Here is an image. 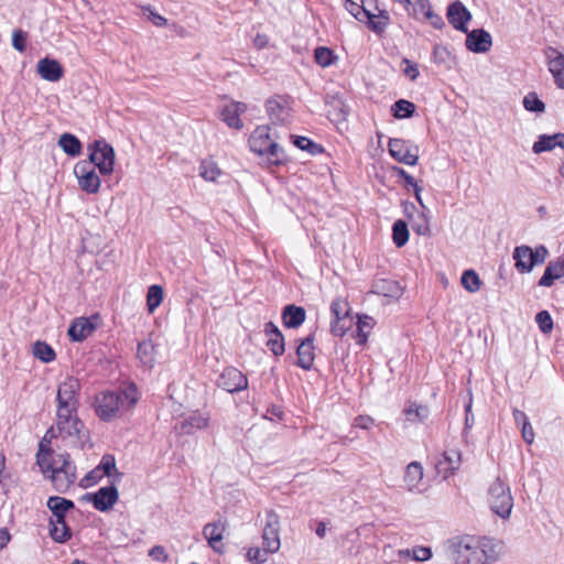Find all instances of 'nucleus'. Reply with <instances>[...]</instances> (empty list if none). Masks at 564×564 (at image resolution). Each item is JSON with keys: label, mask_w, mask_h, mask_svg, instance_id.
Instances as JSON below:
<instances>
[{"label": "nucleus", "mask_w": 564, "mask_h": 564, "mask_svg": "<svg viewBox=\"0 0 564 564\" xmlns=\"http://www.w3.org/2000/svg\"><path fill=\"white\" fill-rule=\"evenodd\" d=\"M80 382L77 378L67 377L57 388L56 429L63 440L70 445L90 447L89 434L78 417Z\"/></svg>", "instance_id": "obj_1"}, {"label": "nucleus", "mask_w": 564, "mask_h": 564, "mask_svg": "<svg viewBox=\"0 0 564 564\" xmlns=\"http://www.w3.org/2000/svg\"><path fill=\"white\" fill-rule=\"evenodd\" d=\"M454 564H495L506 554L503 541L489 536L464 535L448 542Z\"/></svg>", "instance_id": "obj_2"}, {"label": "nucleus", "mask_w": 564, "mask_h": 564, "mask_svg": "<svg viewBox=\"0 0 564 564\" xmlns=\"http://www.w3.org/2000/svg\"><path fill=\"white\" fill-rule=\"evenodd\" d=\"M139 400L137 387L129 384L118 391H102L96 397L95 411L102 421L123 415L130 411Z\"/></svg>", "instance_id": "obj_3"}, {"label": "nucleus", "mask_w": 564, "mask_h": 564, "mask_svg": "<svg viewBox=\"0 0 564 564\" xmlns=\"http://www.w3.org/2000/svg\"><path fill=\"white\" fill-rule=\"evenodd\" d=\"M37 465L58 492H66L76 480V466L68 454L55 455L54 459L46 460L44 455L36 456Z\"/></svg>", "instance_id": "obj_4"}, {"label": "nucleus", "mask_w": 564, "mask_h": 564, "mask_svg": "<svg viewBox=\"0 0 564 564\" xmlns=\"http://www.w3.org/2000/svg\"><path fill=\"white\" fill-rule=\"evenodd\" d=\"M249 147L257 154L268 155L274 164H280L285 159L283 149L273 140L271 128L268 126L254 129L249 138Z\"/></svg>", "instance_id": "obj_5"}, {"label": "nucleus", "mask_w": 564, "mask_h": 564, "mask_svg": "<svg viewBox=\"0 0 564 564\" xmlns=\"http://www.w3.org/2000/svg\"><path fill=\"white\" fill-rule=\"evenodd\" d=\"M488 505L490 510L502 520L510 518L513 509V496L508 482L496 478L488 488Z\"/></svg>", "instance_id": "obj_6"}, {"label": "nucleus", "mask_w": 564, "mask_h": 564, "mask_svg": "<svg viewBox=\"0 0 564 564\" xmlns=\"http://www.w3.org/2000/svg\"><path fill=\"white\" fill-rule=\"evenodd\" d=\"M89 152L87 162L99 170L101 175H110L115 166V150L105 140H96L87 147Z\"/></svg>", "instance_id": "obj_7"}, {"label": "nucleus", "mask_w": 564, "mask_h": 564, "mask_svg": "<svg viewBox=\"0 0 564 564\" xmlns=\"http://www.w3.org/2000/svg\"><path fill=\"white\" fill-rule=\"evenodd\" d=\"M74 174L77 178L79 188L87 194L99 192L101 180L90 162L79 161L74 166Z\"/></svg>", "instance_id": "obj_8"}, {"label": "nucleus", "mask_w": 564, "mask_h": 564, "mask_svg": "<svg viewBox=\"0 0 564 564\" xmlns=\"http://www.w3.org/2000/svg\"><path fill=\"white\" fill-rule=\"evenodd\" d=\"M390 155L398 162L415 165L419 160V147L403 139H390L388 143Z\"/></svg>", "instance_id": "obj_9"}, {"label": "nucleus", "mask_w": 564, "mask_h": 564, "mask_svg": "<svg viewBox=\"0 0 564 564\" xmlns=\"http://www.w3.org/2000/svg\"><path fill=\"white\" fill-rule=\"evenodd\" d=\"M217 386L227 392L235 393L248 388V379L237 368L227 367L219 375Z\"/></svg>", "instance_id": "obj_10"}, {"label": "nucleus", "mask_w": 564, "mask_h": 564, "mask_svg": "<svg viewBox=\"0 0 564 564\" xmlns=\"http://www.w3.org/2000/svg\"><path fill=\"white\" fill-rule=\"evenodd\" d=\"M267 111L272 124H286L292 120V110L288 100L283 98H272L267 101Z\"/></svg>", "instance_id": "obj_11"}, {"label": "nucleus", "mask_w": 564, "mask_h": 564, "mask_svg": "<svg viewBox=\"0 0 564 564\" xmlns=\"http://www.w3.org/2000/svg\"><path fill=\"white\" fill-rule=\"evenodd\" d=\"M119 494L115 484L111 486L101 487L95 494H87L86 499L93 502L95 509L98 511H107L118 501Z\"/></svg>", "instance_id": "obj_12"}, {"label": "nucleus", "mask_w": 564, "mask_h": 564, "mask_svg": "<svg viewBox=\"0 0 564 564\" xmlns=\"http://www.w3.org/2000/svg\"><path fill=\"white\" fill-rule=\"evenodd\" d=\"M549 72L552 74L557 88L564 89V53L554 47L545 50Z\"/></svg>", "instance_id": "obj_13"}, {"label": "nucleus", "mask_w": 564, "mask_h": 564, "mask_svg": "<svg viewBox=\"0 0 564 564\" xmlns=\"http://www.w3.org/2000/svg\"><path fill=\"white\" fill-rule=\"evenodd\" d=\"M98 315L90 317H78L73 321L68 328L69 337L75 341H82L90 336L97 328Z\"/></svg>", "instance_id": "obj_14"}, {"label": "nucleus", "mask_w": 564, "mask_h": 564, "mask_svg": "<svg viewBox=\"0 0 564 564\" xmlns=\"http://www.w3.org/2000/svg\"><path fill=\"white\" fill-rule=\"evenodd\" d=\"M262 544L267 552L275 553L280 549L279 520L275 514H269L262 532Z\"/></svg>", "instance_id": "obj_15"}, {"label": "nucleus", "mask_w": 564, "mask_h": 564, "mask_svg": "<svg viewBox=\"0 0 564 564\" xmlns=\"http://www.w3.org/2000/svg\"><path fill=\"white\" fill-rule=\"evenodd\" d=\"M446 15L454 29L462 32L468 31L467 23L470 21L471 14L460 1L451 3L447 8Z\"/></svg>", "instance_id": "obj_16"}, {"label": "nucleus", "mask_w": 564, "mask_h": 564, "mask_svg": "<svg viewBox=\"0 0 564 564\" xmlns=\"http://www.w3.org/2000/svg\"><path fill=\"white\" fill-rule=\"evenodd\" d=\"M462 454L457 449H447L442 458L436 463V470L444 479L454 475L459 469Z\"/></svg>", "instance_id": "obj_17"}, {"label": "nucleus", "mask_w": 564, "mask_h": 564, "mask_svg": "<svg viewBox=\"0 0 564 564\" xmlns=\"http://www.w3.org/2000/svg\"><path fill=\"white\" fill-rule=\"evenodd\" d=\"M227 528V522L219 519L215 522L207 523L203 529V535L207 540L208 545L216 552H221V541Z\"/></svg>", "instance_id": "obj_18"}, {"label": "nucleus", "mask_w": 564, "mask_h": 564, "mask_svg": "<svg viewBox=\"0 0 564 564\" xmlns=\"http://www.w3.org/2000/svg\"><path fill=\"white\" fill-rule=\"evenodd\" d=\"M247 105L239 101H231L224 106L220 112V117L228 127L240 130L243 128V123L240 120V115L245 113Z\"/></svg>", "instance_id": "obj_19"}, {"label": "nucleus", "mask_w": 564, "mask_h": 564, "mask_svg": "<svg viewBox=\"0 0 564 564\" xmlns=\"http://www.w3.org/2000/svg\"><path fill=\"white\" fill-rule=\"evenodd\" d=\"M39 75L47 82H58L64 76L61 63L54 58L44 57L36 65Z\"/></svg>", "instance_id": "obj_20"}, {"label": "nucleus", "mask_w": 564, "mask_h": 564, "mask_svg": "<svg viewBox=\"0 0 564 564\" xmlns=\"http://www.w3.org/2000/svg\"><path fill=\"white\" fill-rule=\"evenodd\" d=\"M492 44L491 35L485 30H473L467 33L466 47L475 53H485Z\"/></svg>", "instance_id": "obj_21"}, {"label": "nucleus", "mask_w": 564, "mask_h": 564, "mask_svg": "<svg viewBox=\"0 0 564 564\" xmlns=\"http://www.w3.org/2000/svg\"><path fill=\"white\" fill-rule=\"evenodd\" d=\"M423 475V467L419 462L410 463L403 478L406 489L411 492H422Z\"/></svg>", "instance_id": "obj_22"}, {"label": "nucleus", "mask_w": 564, "mask_h": 564, "mask_svg": "<svg viewBox=\"0 0 564 564\" xmlns=\"http://www.w3.org/2000/svg\"><path fill=\"white\" fill-rule=\"evenodd\" d=\"M313 343V336H308L305 339H303L296 348V365L304 370H310L313 367L315 360Z\"/></svg>", "instance_id": "obj_23"}, {"label": "nucleus", "mask_w": 564, "mask_h": 564, "mask_svg": "<svg viewBox=\"0 0 564 564\" xmlns=\"http://www.w3.org/2000/svg\"><path fill=\"white\" fill-rule=\"evenodd\" d=\"M47 508L52 511L53 517L50 522L62 523L65 522L66 512L75 507L72 500L62 497H50L46 502Z\"/></svg>", "instance_id": "obj_24"}, {"label": "nucleus", "mask_w": 564, "mask_h": 564, "mask_svg": "<svg viewBox=\"0 0 564 564\" xmlns=\"http://www.w3.org/2000/svg\"><path fill=\"white\" fill-rule=\"evenodd\" d=\"M514 267L521 273L530 272L536 265L533 249L528 246H519L513 250Z\"/></svg>", "instance_id": "obj_25"}, {"label": "nucleus", "mask_w": 564, "mask_h": 564, "mask_svg": "<svg viewBox=\"0 0 564 564\" xmlns=\"http://www.w3.org/2000/svg\"><path fill=\"white\" fill-rule=\"evenodd\" d=\"M264 333L268 337L267 346L273 352L274 356L283 355L284 348V337L278 326L272 322H269L264 326Z\"/></svg>", "instance_id": "obj_26"}, {"label": "nucleus", "mask_w": 564, "mask_h": 564, "mask_svg": "<svg viewBox=\"0 0 564 564\" xmlns=\"http://www.w3.org/2000/svg\"><path fill=\"white\" fill-rule=\"evenodd\" d=\"M208 423L209 417L206 414L193 412L182 421L180 429L184 434H192L197 430L206 429Z\"/></svg>", "instance_id": "obj_27"}, {"label": "nucleus", "mask_w": 564, "mask_h": 564, "mask_svg": "<svg viewBox=\"0 0 564 564\" xmlns=\"http://www.w3.org/2000/svg\"><path fill=\"white\" fill-rule=\"evenodd\" d=\"M305 310L296 305H286L282 312L283 324L288 328H297L305 321Z\"/></svg>", "instance_id": "obj_28"}, {"label": "nucleus", "mask_w": 564, "mask_h": 564, "mask_svg": "<svg viewBox=\"0 0 564 564\" xmlns=\"http://www.w3.org/2000/svg\"><path fill=\"white\" fill-rule=\"evenodd\" d=\"M372 293L382 296L399 297L402 295L403 289L395 280L381 279L373 283Z\"/></svg>", "instance_id": "obj_29"}, {"label": "nucleus", "mask_w": 564, "mask_h": 564, "mask_svg": "<svg viewBox=\"0 0 564 564\" xmlns=\"http://www.w3.org/2000/svg\"><path fill=\"white\" fill-rule=\"evenodd\" d=\"M564 276V259H557L547 264L539 281L541 286H551L555 280Z\"/></svg>", "instance_id": "obj_30"}, {"label": "nucleus", "mask_w": 564, "mask_h": 564, "mask_svg": "<svg viewBox=\"0 0 564 564\" xmlns=\"http://www.w3.org/2000/svg\"><path fill=\"white\" fill-rule=\"evenodd\" d=\"M556 147L564 148V134L541 135L539 140L534 142L532 151L538 154L541 152L551 151Z\"/></svg>", "instance_id": "obj_31"}, {"label": "nucleus", "mask_w": 564, "mask_h": 564, "mask_svg": "<svg viewBox=\"0 0 564 564\" xmlns=\"http://www.w3.org/2000/svg\"><path fill=\"white\" fill-rule=\"evenodd\" d=\"M403 414L410 423L424 422L430 414V410L426 405L410 402L403 409Z\"/></svg>", "instance_id": "obj_32"}, {"label": "nucleus", "mask_w": 564, "mask_h": 564, "mask_svg": "<svg viewBox=\"0 0 564 564\" xmlns=\"http://www.w3.org/2000/svg\"><path fill=\"white\" fill-rule=\"evenodd\" d=\"M364 20H367L372 31L376 33H382L390 22V17L386 10H379L378 13H373L368 9Z\"/></svg>", "instance_id": "obj_33"}, {"label": "nucleus", "mask_w": 564, "mask_h": 564, "mask_svg": "<svg viewBox=\"0 0 564 564\" xmlns=\"http://www.w3.org/2000/svg\"><path fill=\"white\" fill-rule=\"evenodd\" d=\"M98 467L104 476L111 478V484L121 481L123 474L117 469L113 456L104 455Z\"/></svg>", "instance_id": "obj_34"}, {"label": "nucleus", "mask_w": 564, "mask_h": 564, "mask_svg": "<svg viewBox=\"0 0 564 564\" xmlns=\"http://www.w3.org/2000/svg\"><path fill=\"white\" fill-rule=\"evenodd\" d=\"M57 143L62 150L70 156H78L82 153V142L72 133H63Z\"/></svg>", "instance_id": "obj_35"}, {"label": "nucleus", "mask_w": 564, "mask_h": 564, "mask_svg": "<svg viewBox=\"0 0 564 564\" xmlns=\"http://www.w3.org/2000/svg\"><path fill=\"white\" fill-rule=\"evenodd\" d=\"M137 356L144 367H153L155 362V347L151 340H143L138 345Z\"/></svg>", "instance_id": "obj_36"}, {"label": "nucleus", "mask_w": 564, "mask_h": 564, "mask_svg": "<svg viewBox=\"0 0 564 564\" xmlns=\"http://www.w3.org/2000/svg\"><path fill=\"white\" fill-rule=\"evenodd\" d=\"M50 536L57 543H65L72 538V532L66 522H50Z\"/></svg>", "instance_id": "obj_37"}, {"label": "nucleus", "mask_w": 564, "mask_h": 564, "mask_svg": "<svg viewBox=\"0 0 564 564\" xmlns=\"http://www.w3.org/2000/svg\"><path fill=\"white\" fill-rule=\"evenodd\" d=\"M32 352L35 358L46 364L53 361L56 357L54 349L48 344L40 340L34 343Z\"/></svg>", "instance_id": "obj_38"}, {"label": "nucleus", "mask_w": 564, "mask_h": 564, "mask_svg": "<svg viewBox=\"0 0 564 564\" xmlns=\"http://www.w3.org/2000/svg\"><path fill=\"white\" fill-rule=\"evenodd\" d=\"M392 239L397 247H403L409 240V229L405 221L399 219L392 226Z\"/></svg>", "instance_id": "obj_39"}, {"label": "nucleus", "mask_w": 564, "mask_h": 564, "mask_svg": "<svg viewBox=\"0 0 564 564\" xmlns=\"http://www.w3.org/2000/svg\"><path fill=\"white\" fill-rule=\"evenodd\" d=\"M221 174L218 165L212 160H204L199 166V175L208 182H215Z\"/></svg>", "instance_id": "obj_40"}, {"label": "nucleus", "mask_w": 564, "mask_h": 564, "mask_svg": "<svg viewBox=\"0 0 564 564\" xmlns=\"http://www.w3.org/2000/svg\"><path fill=\"white\" fill-rule=\"evenodd\" d=\"M400 556L412 557L416 562H425L432 557V550L427 546H415L412 550H400Z\"/></svg>", "instance_id": "obj_41"}, {"label": "nucleus", "mask_w": 564, "mask_h": 564, "mask_svg": "<svg viewBox=\"0 0 564 564\" xmlns=\"http://www.w3.org/2000/svg\"><path fill=\"white\" fill-rule=\"evenodd\" d=\"M163 301V289L162 286L154 284L151 285L147 294V305L150 313H153Z\"/></svg>", "instance_id": "obj_42"}, {"label": "nucleus", "mask_w": 564, "mask_h": 564, "mask_svg": "<svg viewBox=\"0 0 564 564\" xmlns=\"http://www.w3.org/2000/svg\"><path fill=\"white\" fill-rule=\"evenodd\" d=\"M373 324H375L373 318H371L369 316L359 317L358 323H357V341H358V344L364 345L367 341L370 330L373 327Z\"/></svg>", "instance_id": "obj_43"}, {"label": "nucleus", "mask_w": 564, "mask_h": 564, "mask_svg": "<svg viewBox=\"0 0 564 564\" xmlns=\"http://www.w3.org/2000/svg\"><path fill=\"white\" fill-rule=\"evenodd\" d=\"M522 105L530 112L542 113L545 110V104L533 91L523 97Z\"/></svg>", "instance_id": "obj_44"}, {"label": "nucleus", "mask_w": 564, "mask_h": 564, "mask_svg": "<svg viewBox=\"0 0 564 564\" xmlns=\"http://www.w3.org/2000/svg\"><path fill=\"white\" fill-rule=\"evenodd\" d=\"M464 289L470 293H475L480 289L481 281L474 270H466L460 279Z\"/></svg>", "instance_id": "obj_45"}, {"label": "nucleus", "mask_w": 564, "mask_h": 564, "mask_svg": "<svg viewBox=\"0 0 564 564\" xmlns=\"http://www.w3.org/2000/svg\"><path fill=\"white\" fill-rule=\"evenodd\" d=\"M414 110V104L405 99L398 100L393 106V115L400 119L411 117Z\"/></svg>", "instance_id": "obj_46"}, {"label": "nucleus", "mask_w": 564, "mask_h": 564, "mask_svg": "<svg viewBox=\"0 0 564 564\" xmlns=\"http://www.w3.org/2000/svg\"><path fill=\"white\" fill-rule=\"evenodd\" d=\"M412 229L420 236H429L431 234L430 220L424 210L413 219Z\"/></svg>", "instance_id": "obj_47"}, {"label": "nucleus", "mask_w": 564, "mask_h": 564, "mask_svg": "<svg viewBox=\"0 0 564 564\" xmlns=\"http://www.w3.org/2000/svg\"><path fill=\"white\" fill-rule=\"evenodd\" d=\"M299 149L307 151L310 154H319L324 151L323 147L313 142L306 137H295L293 142Z\"/></svg>", "instance_id": "obj_48"}, {"label": "nucleus", "mask_w": 564, "mask_h": 564, "mask_svg": "<svg viewBox=\"0 0 564 564\" xmlns=\"http://www.w3.org/2000/svg\"><path fill=\"white\" fill-rule=\"evenodd\" d=\"M315 62L322 67H328L334 62V53L332 50L325 46H319L314 53Z\"/></svg>", "instance_id": "obj_49"}, {"label": "nucleus", "mask_w": 564, "mask_h": 564, "mask_svg": "<svg viewBox=\"0 0 564 564\" xmlns=\"http://www.w3.org/2000/svg\"><path fill=\"white\" fill-rule=\"evenodd\" d=\"M422 9L424 10V19L429 20V22L435 29H442L444 26V20L441 15L433 12L429 1L422 2Z\"/></svg>", "instance_id": "obj_50"}, {"label": "nucleus", "mask_w": 564, "mask_h": 564, "mask_svg": "<svg viewBox=\"0 0 564 564\" xmlns=\"http://www.w3.org/2000/svg\"><path fill=\"white\" fill-rule=\"evenodd\" d=\"M535 322L542 333L549 334L553 329V319L547 311H541L535 316Z\"/></svg>", "instance_id": "obj_51"}, {"label": "nucleus", "mask_w": 564, "mask_h": 564, "mask_svg": "<svg viewBox=\"0 0 564 564\" xmlns=\"http://www.w3.org/2000/svg\"><path fill=\"white\" fill-rule=\"evenodd\" d=\"M330 312L335 319L341 321L348 314V304L343 299H336L332 302Z\"/></svg>", "instance_id": "obj_52"}, {"label": "nucleus", "mask_w": 564, "mask_h": 564, "mask_svg": "<svg viewBox=\"0 0 564 564\" xmlns=\"http://www.w3.org/2000/svg\"><path fill=\"white\" fill-rule=\"evenodd\" d=\"M268 554L270 552H267L264 547H250L247 552V558L256 564H262L267 561Z\"/></svg>", "instance_id": "obj_53"}, {"label": "nucleus", "mask_w": 564, "mask_h": 564, "mask_svg": "<svg viewBox=\"0 0 564 564\" xmlns=\"http://www.w3.org/2000/svg\"><path fill=\"white\" fill-rule=\"evenodd\" d=\"M345 8L347 11L351 13L357 20L364 21L365 14H367L368 9L365 8L364 4H358L352 0H346Z\"/></svg>", "instance_id": "obj_54"}, {"label": "nucleus", "mask_w": 564, "mask_h": 564, "mask_svg": "<svg viewBox=\"0 0 564 564\" xmlns=\"http://www.w3.org/2000/svg\"><path fill=\"white\" fill-rule=\"evenodd\" d=\"M50 433H53V429L48 430L46 435L44 436V438L41 441L40 443V448H39V452L36 454L37 455H44L45 459L46 460H52L54 459V456L57 455L56 453L52 452L51 448L48 447V441H47V435Z\"/></svg>", "instance_id": "obj_55"}, {"label": "nucleus", "mask_w": 564, "mask_h": 564, "mask_svg": "<svg viewBox=\"0 0 564 564\" xmlns=\"http://www.w3.org/2000/svg\"><path fill=\"white\" fill-rule=\"evenodd\" d=\"M26 34L21 30H15L12 34V46L19 52H24Z\"/></svg>", "instance_id": "obj_56"}, {"label": "nucleus", "mask_w": 564, "mask_h": 564, "mask_svg": "<svg viewBox=\"0 0 564 564\" xmlns=\"http://www.w3.org/2000/svg\"><path fill=\"white\" fill-rule=\"evenodd\" d=\"M104 477L102 473L100 471L99 467L96 466L93 470H90L82 480L83 486H91L99 481Z\"/></svg>", "instance_id": "obj_57"}, {"label": "nucleus", "mask_w": 564, "mask_h": 564, "mask_svg": "<svg viewBox=\"0 0 564 564\" xmlns=\"http://www.w3.org/2000/svg\"><path fill=\"white\" fill-rule=\"evenodd\" d=\"M149 556L160 563H164L169 560V555L165 549L161 545H155L149 551Z\"/></svg>", "instance_id": "obj_58"}, {"label": "nucleus", "mask_w": 564, "mask_h": 564, "mask_svg": "<svg viewBox=\"0 0 564 564\" xmlns=\"http://www.w3.org/2000/svg\"><path fill=\"white\" fill-rule=\"evenodd\" d=\"M402 63L405 65V67L403 68V73L404 75L411 79V80H415L417 78V76L420 75V72H419V68H417V65L414 64V63H411L408 58H404L402 61Z\"/></svg>", "instance_id": "obj_59"}, {"label": "nucleus", "mask_w": 564, "mask_h": 564, "mask_svg": "<svg viewBox=\"0 0 564 564\" xmlns=\"http://www.w3.org/2000/svg\"><path fill=\"white\" fill-rule=\"evenodd\" d=\"M375 424V420L369 415H358L355 419L354 426L368 430Z\"/></svg>", "instance_id": "obj_60"}, {"label": "nucleus", "mask_w": 564, "mask_h": 564, "mask_svg": "<svg viewBox=\"0 0 564 564\" xmlns=\"http://www.w3.org/2000/svg\"><path fill=\"white\" fill-rule=\"evenodd\" d=\"M392 172L399 177L403 178L406 186H414L416 181L413 176H411L408 172H405L402 167L393 166Z\"/></svg>", "instance_id": "obj_61"}, {"label": "nucleus", "mask_w": 564, "mask_h": 564, "mask_svg": "<svg viewBox=\"0 0 564 564\" xmlns=\"http://www.w3.org/2000/svg\"><path fill=\"white\" fill-rule=\"evenodd\" d=\"M521 433H522V437L527 444L533 443L534 432H533V429H532L530 422H528L527 424H523L521 426Z\"/></svg>", "instance_id": "obj_62"}, {"label": "nucleus", "mask_w": 564, "mask_h": 564, "mask_svg": "<svg viewBox=\"0 0 564 564\" xmlns=\"http://www.w3.org/2000/svg\"><path fill=\"white\" fill-rule=\"evenodd\" d=\"M533 256L536 264H541L545 261L547 256V249L544 246H539L533 250Z\"/></svg>", "instance_id": "obj_63"}, {"label": "nucleus", "mask_w": 564, "mask_h": 564, "mask_svg": "<svg viewBox=\"0 0 564 564\" xmlns=\"http://www.w3.org/2000/svg\"><path fill=\"white\" fill-rule=\"evenodd\" d=\"M149 12L148 18L153 22L156 26H163L166 24V19L160 15L159 13H155L154 11L148 9Z\"/></svg>", "instance_id": "obj_64"}]
</instances>
